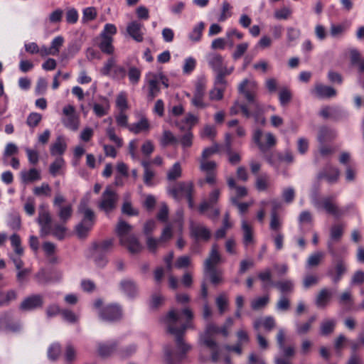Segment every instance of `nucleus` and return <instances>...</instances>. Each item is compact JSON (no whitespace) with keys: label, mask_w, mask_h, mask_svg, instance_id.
<instances>
[{"label":"nucleus","mask_w":364,"mask_h":364,"mask_svg":"<svg viewBox=\"0 0 364 364\" xmlns=\"http://www.w3.org/2000/svg\"><path fill=\"white\" fill-rule=\"evenodd\" d=\"M193 319L194 313L190 307H185L181 311L172 309L168 313L165 323L168 331L176 338V346L180 353H175L171 347H165L164 359L166 364L179 363L185 357L186 353L191 349V346L183 341V336L187 329H196Z\"/></svg>","instance_id":"obj_1"},{"label":"nucleus","mask_w":364,"mask_h":364,"mask_svg":"<svg viewBox=\"0 0 364 364\" xmlns=\"http://www.w3.org/2000/svg\"><path fill=\"white\" fill-rule=\"evenodd\" d=\"M87 200H82L79 204L77 211L82 215L81 222L75 227V231L80 238H85L92 230L95 222V213L88 207Z\"/></svg>","instance_id":"obj_2"},{"label":"nucleus","mask_w":364,"mask_h":364,"mask_svg":"<svg viewBox=\"0 0 364 364\" xmlns=\"http://www.w3.org/2000/svg\"><path fill=\"white\" fill-rule=\"evenodd\" d=\"M220 333V327L213 323L206 325L204 332L199 335V343L211 350V359L213 362H218L220 360V349L212 336Z\"/></svg>","instance_id":"obj_3"},{"label":"nucleus","mask_w":364,"mask_h":364,"mask_svg":"<svg viewBox=\"0 0 364 364\" xmlns=\"http://www.w3.org/2000/svg\"><path fill=\"white\" fill-rule=\"evenodd\" d=\"M328 249L329 253L333 257V266L328 269L327 275L331 279L333 283L336 284L346 273L347 265L342 258L337 256L331 242H328Z\"/></svg>","instance_id":"obj_4"},{"label":"nucleus","mask_w":364,"mask_h":364,"mask_svg":"<svg viewBox=\"0 0 364 364\" xmlns=\"http://www.w3.org/2000/svg\"><path fill=\"white\" fill-rule=\"evenodd\" d=\"M311 203L318 210H324L327 213L331 214L335 217H339L342 215L336 204V197L335 196H326L318 198V195L314 193L311 196Z\"/></svg>","instance_id":"obj_5"},{"label":"nucleus","mask_w":364,"mask_h":364,"mask_svg":"<svg viewBox=\"0 0 364 364\" xmlns=\"http://www.w3.org/2000/svg\"><path fill=\"white\" fill-rule=\"evenodd\" d=\"M206 92V80L203 77L198 78L195 84L193 95L191 96L187 94L186 96L191 97V104L196 109H203L210 106V103L205 100Z\"/></svg>","instance_id":"obj_6"},{"label":"nucleus","mask_w":364,"mask_h":364,"mask_svg":"<svg viewBox=\"0 0 364 364\" xmlns=\"http://www.w3.org/2000/svg\"><path fill=\"white\" fill-rule=\"evenodd\" d=\"M61 122L68 129L76 132L80 125L79 114L75 107L72 105H67L62 109Z\"/></svg>","instance_id":"obj_7"},{"label":"nucleus","mask_w":364,"mask_h":364,"mask_svg":"<svg viewBox=\"0 0 364 364\" xmlns=\"http://www.w3.org/2000/svg\"><path fill=\"white\" fill-rule=\"evenodd\" d=\"M238 91L254 107L259 108V103L256 100L257 85L255 81L243 80L238 85Z\"/></svg>","instance_id":"obj_8"},{"label":"nucleus","mask_w":364,"mask_h":364,"mask_svg":"<svg viewBox=\"0 0 364 364\" xmlns=\"http://www.w3.org/2000/svg\"><path fill=\"white\" fill-rule=\"evenodd\" d=\"M252 139L262 152H265L277 143V139L273 134L271 132L264 134L259 129L254 131Z\"/></svg>","instance_id":"obj_9"},{"label":"nucleus","mask_w":364,"mask_h":364,"mask_svg":"<svg viewBox=\"0 0 364 364\" xmlns=\"http://www.w3.org/2000/svg\"><path fill=\"white\" fill-rule=\"evenodd\" d=\"M117 200V193L109 188H107L102 195L98 207L101 210L108 214L115 209Z\"/></svg>","instance_id":"obj_10"},{"label":"nucleus","mask_w":364,"mask_h":364,"mask_svg":"<svg viewBox=\"0 0 364 364\" xmlns=\"http://www.w3.org/2000/svg\"><path fill=\"white\" fill-rule=\"evenodd\" d=\"M101 73L103 75H109L116 79H123L127 75L125 68L117 65L114 58H110L107 60L101 69Z\"/></svg>","instance_id":"obj_11"},{"label":"nucleus","mask_w":364,"mask_h":364,"mask_svg":"<svg viewBox=\"0 0 364 364\" xmlns=\"http://www.w3.org/2000/svg\"><path fill=\"white\" fill-rule=\"evenodd\" d=\"M190 236L196 241L207 242L211 237L209 228L202 223L190 221Z\"/></svg>","instance_id":"obj_12"},{"label":"nucleus","mask_w":364,"mask_h":364,"mask_svg":"<svg viewBox=\"0 0 364 364\" xmlns=\"http://www.w3.org/2000/svg\"><path fill=\"white\" fill-rule=\"evenodd\" d=\"M37 222L40 226L41 236L46 237L48 235L49 227L52 225V217L49 210L43 205L39 207Z\"/></svg>","instance_id":"obj_13"},{"label":"nucleus","mask_w":364,"mask_h":364,"mask_svg":"<svg viewBox=\"0 0 364 364\" xmlns=\"http://www.w3.org/2000/svg\"><path fill=\"white\" fill-rule=\"evenodd\" d=\"M193 192V184L192 182H180L176 187L168 191L169 194L175 199L178 200L180 195L186 198L191 197Z\"/></svg>","instance_id":"obj_14"},{"label":"nucleus","mask_w":364,"mask_h":364,"mask_svg":"<svg viewBox=\"0 0 364 364\" xmlns=\"http://www.w3.org/2000/svg\"><path fill=\"white\" fill-rule=\"evenodd\" d=\"M339 176V169L328 164L318 173L317 177L318 179L326 180L330 184H333L338 182Z\"/></svg>","instance_id":"obj_15"},{"label":"nucleus","mask_w":364,"mask_h":364,"mask_svg":"<svg viewBox=\"0 0 364 364\" xmlns=\"http://www.w3.org/2000/svg\"><path fill=\"white\" fill-rule=\"evenodd\" d=\"M100 315L105 321H116L122 317V310L117 304H109L103 308Z\"/></svg>","instance_id":"obj_16"},{"label":"nucleus","mask_w":364,"mask_h":364,"mask_svg":"<svg viewBox=\"0 0 364 364\" xmlns=\"http://www.w3.org/2000/svg\"><path fill=\"white\" fill-rule=\"evenodd\" d=\"M144 31V25L136 21L130 22L127 27L128 34L136 42L143 41Z\"/></svg>","instance_id":"obj_17"},{"label":"nucleus","mask_w":364,"mask_h":364,"mask_svg":"<svg viewBox=\"0 0 364 364\" xmlns=\"http://www.w3.org/2000/svg\"><path fill=\"white\" fill-rule=\"evenodd\" d=\"M43 304V296L39 294H35L26 298L21 302L20 309L23 311H32L42 307Z\"/></svg>","instance_id":"obj_18"},{"label":"nucleus","mask_w":364,"mask_h":364,"mask_svg":"<svg viewBox=\"0 0 364 364\" xmlns=\"http://www.w3.org/2000/svg\"><path fill=\"white\" fill-rule=\"evenodd\" d=\"M311 94L318 98H331L336 95V90L331 86L316 83L311 91Z\"/></svg>","instance_id":"obj_19"},{"label":"nucleus","mask_w":364,"mask_h":364,"mask_svg":"<svg viewBox=\"0 0 364 364\" xmlns=\"http://www.w3.org/2000/svg\"><path fill=\"white\" fill-rule=\"evenodd\" d=\"M146 80L148 84V98L151 100H154L160 92V87L157 77L154 73H149L146 75Z\"/></svg>","instance_id":"obj_20"},{"label":"nucleus","mask_w":364,"mask_h":364,"mask_svg":"<svg viewBox=\"0 0 364 364\" xmlns=\"http://www.w3.org/2000/svg\"><path fill=\"white\" fill-rule=\"evenodd\" d=\"M118 342L112 341L107 343H99L97 345V353L102 358L111 356L117 351Z\"/></svg>","instance_id":"obj_21"},{"label":"nucleus","mask_w":364,"mask_h":364,"mask_svg":"<svg viewBox=\"0 0 364 364\" xmlns=\"http://www.w3.org/2000/svg\"><path fill=\"white\" fill-rule=\"evenodd\" d=\"M221 259L218 252V247L216 244L213 245L209 257L205 259L204 263V270L216 269L215 266L220 263Z\"/></svg>","instance_id":"obj_22"},{"label":"nucleus","mask_w":364,"mask_h":364,"mask_svg":"<svg viewBox=\"0 0 364 364\" xmlns=\"http://www.w3.org/2000/svg\"><path fill=\"white\" fill-rule=\"evenodd\" d=\"M125 240L124 242H120V244L125 247L129 253L135 255L142 251L143 245L135 235H130Z\"/></svg>","instance_id":"obj_23"},{"label":"nucleus","mask_w":364,"mask_h":364,"mask_svg":"<svg viewBox=\"0 0 364 364\" xmlns=\"http://www.w3.org/2000/svg\"><path fill=\"white\" fill-rule=\"evenodd\" d=\"M150 128V123L147 118L145 117H141L138 122L129 124L128 127V129L134 134H138L143 132L147 133L149 132Z\"/></svg>","instance_id":"obj_24"},{"label":"nucleus","mask_w":364,"mask_h":364,"mask_svg":"<svg viewBox=\"0 0 364 364\" xmlns=\"http://www.w3.org/2000/svg\"><path fill=\"white\" fill-rule=\"evenodd\" d=\"M132 230V226L125 221L120 220L116 225L115 231L119 238V242H124L129 236L132 235L130 232Z\"/></svg>","instance_id":"obj_25"},{"label":"nucleus","mask_w":364,"mask_h":364,"mask_svg":"<svg viewBox=\"0 0 364 364\" xmlns=\"http://www.w3.org/2000/svg\"><path fill=\"white\" fill-rule=\"evenodd\" d=\"M22 183H33L41 179V171L35 168L28 171H22L20 173Z\"/></svg>","instance_id":"obj_26"},{"label":"nucleus","mask_w":364,"mask_h":364,"mask_svg":"<svg viewBox=\"0 0 364 364\" xmlns=\"http://www.w3.org/2000/svg\"><path fill=\"white\" fill-rule=\"evenodd\" d=\"M275 320L272 316L259 318L253 322V328L256 331H258L261 326H263L266 331H271L275 327Z\"/></svg>","instance_id":"obj_27"},{"label":"nucleus","mask_w":364,"mask_h":364,"mask_svg":"<svg viewBox=\"0 0 364 364\" xmlns=\"http://www.w3.org/2000/svg\"><path fill=\"white\" fill-rule=\"evenodd\" d=\"M243 243L245 246L253 245L255 242L252 227L245 220H242Z\"/></svg>","instance_id":"obj_28"},{"label":"nucleus","mask_w":364,"mask_h":364,"mask_svg":"<svg viewBox=\"0 0 364 364\" xmlns=\"http://www.w3.org/2000/svg\"><path fill=\"white\" fill-rule=\"evenodd\" d=\"M65 223H55L49 227V235L51 234L53 237L59 240H63L66 235L67 228L64 225Z\"/></svg>","instance_id":"obj_29"},{"label":"nucleus","mask_w":364,"mask_h":364,"mask_svg":"<svg viewBox=\"0 0 364 364\" xmlns=\"http://www.w3.org/2000/svg\"><path fill=\"white\" fill-rule=\"evenodd\" d=\"M336 136V133L334 130L326 127H323L319 129L318 140L321 144H323L333 140Z\"/></svg>","instance_id":"obj_30"},{"label":"nucleus","mask_w":364,"mask_h":364,"mask_svg":"<svg viewBox=\"0 0 364 364\" xmlns=\"http://www.w3.org/2000/svg\"><path fill=\"white\" fill-rule=\"evenodd\" d=\"M122 291L129 297H134L137 294V287L132 280H123L120 282Z\"/></svg>","instance_id":"obj_31"},{"label":"nucleus","mask_w":364,"mask_h":364,"mask_svg":"<svg viewBox=\"0 0 364 364\" xmlns=\"http://www.w3.org/2000/svg\"><path fill=\"white\" fill-rule=\"evenodd\" d=\"M225 149L230 163L236 164L240 161L241 157L240 154L237 152H232L231 150V136L230 134H226Z\"/></svg>","instance_id":"obj_32"},{"label":"nucleus","mask_w":364,"mask_h":364,"mask_svg":"<svg viewBox=\"0 0 364 364\" xmlns=\"http://www.w3.org/2000/svg\"><path fill=\"white\" fill-rule=\"evenodd\" d=\"M109 107L108 100L103 98L101 103H95L93 105V112L96 116L102 117L108 113Z\"/></svg>","instance_id":"obj_33"},{"label":"nucleus","mask_w":364,"mask_h":364,"mask_svg":"<svg viewBox=\"0 0 364 364\" xmlns=\"http://www.w3.org/2000/svg\"><path fill=\"white\" fill-rule=\"evenodd\" d=\"M331 291L328 289H322L316 299V304L318 307H325L331 297Z\"/></svg>","instance_id":"obj_34"},{"label":"nucleus","mask_w":364,"mask_h":364,"mask_svg":"<svg viewBox=\"0 0 364 364\" xmlns=\"http://www.w3.org/2000/svg\"><path fill=\"white\" fill-rule=\"evenodd\" d=\"M205 28V23L200 22L196 25L188 34L189 40L193 43H198L201 40L203 31Z\"/></svg>","instance_id":"obj_35"},{"label":"nucleus","mask_w":364,"mask_h":364,"mask_svg":"<svg viewBox=\"0 0 364 364\" xmlns=\"http://www.w3.org/2000/svg\"><path fill=\"white\" fill-rule=\"evenodd\" d=\"M233 68H231L230 70L225 68L224 70L216 71L217 75L214 81L213 86L226 89L227 82L225 80V75L230 74Z\"/></svg>","instance_id":"obj_36"},{"label":"nucleus","mask_w":364,"mask_h":364,"mask_svg":"<svg viewBox=\"0 0 364 364\" xmlns=\"http://www.w3.org/2000/svg\"><path fill=\"white\" fill-rule=\"evenodd\" d=\"M66 143L62 136H58L55 143L50 146V154L53 156L61 155L66 149Z\"/></svg>","instance_id":"obj_37"},{"label":"nucleus","mask_w":364,"mask_h":364,"mask_svg":"<svg viewBox=\"0 0 364 364\" xmlns=\"http://www.w3.org/2000/svg\"><path fill=\"white\" fill-rule=\"evenodd\" d=\"M208 63L214 71L224 70L225 67H223V58L219 54H213L209 56Z\"/></svg>","instance_id":"obj_38"},{"label":"nucleus","mask_w":364,"mask_h":364,"mask_svg":"<svg viewBox=\"0 0 364 364\" xmlns=\"http://www.w3.org/2000/svg\"><path fill=\"white\" fill-rule=\"evenodd\" d=\"M272 285H274L282 294L292 292L294 287L293 281L290 279L279 281L277 282L272 283Z\"/></svg>","instance_id":"obj_39"},{"label":"nucleus","mask_w":364,"mask_h":364,"mask_svg":"<svg viewBox=\"0 0 364 364\" xmlns=\"http://www.w3.org/2000/svg\"><path fill=\"white\" fill-rule=\"evenodd\" d=\"M73 214V207L70 204L60 206L58 208V216L62 223H67Z\"/></svg>","instance_id":"obj_40"},{"label":"nucleus","mask_w":364,"mask_h":364,"mask_svg":"<svg viewBox=\"0 0 364 364\" xmlns=\"http://www.w3.org/2000/svg\"><path fill=\"white\" fill-rule=\"evenodd\" d=\"M33 193L38 197H50L51 196V188L48 183H42L41 186L33 188Z\"/></svg>","instance_id":"obj_41"},{"label":"nucleus","mask_w":364,"mask_h":364,"mask_svg":"<svg viewBox=\"0 0 364 364\" xmlns=\"http://www.w3.org/2000/svg\"><path fill=\"white\" fill-rule=\"evenodd\" d=\"M241 110L244 116L247 118L251 117V112L249 110L247 105L243 104H240L237 101H235L233 105L230 109V114L231 115H235L238 114L239 111Z\"/></svg>","instance_id":"obj_42"},{"label":"nucleus","mask_w":364,"mask_h":364,"mask_svg":"<svg viewBox=\"0 0 364 364\" xmlns=\"http://www.w3.org/2000/svg\"><path fill=\"white\" fill-rule=\"evenodd\" d=\"M228 298L225 293H222L215 299V304L220 315H223L228 307Z\"/></svg>","instance_id":"obj_43"},{"label":"nucleus","mask_w":364,"mask_h":364,"mask_svg":"<svg viewBox=\"0 0 364 364\" xmlns=\"http://www.w3.org/2000/svg\"><path fill=\"white\" fill-rule=\"evenodd\" d=\"M10 240H11V245L12 247L14 248V252L18 256L23 255L24 250H23V247L21 246V240L20 236L17 234H13L10 237Z\"/></svg>","instance_id":"obj_44"},{"label":"nucleus","mask_w":364,"mask_h":364,"mask_svg":"<svg viewBox=\"0 0 364 364\" xmlns=\"http://www.w3.org/2000/svg\"><path fill=\"white\" fill-rule=\"evenodd\" d=\"M338 303L340 305L343 306L347 310L350 309L353 304L351 293L349 291L343 292L338 298Z\"/></svg>","instance_id":"obj_45"},{"label":"nucleus","mask_w":364,"mask_h":364,"mask_svg":"<svg viewBox=\"0 0 364 364\" xmlns=\"http://www.w3.org/2000/svg\"><path fill=\"white\" fill-rule=\"evenodd\" d=\"M182 175V168L179 162H176L167 172V179L175 181Z\"/></svg>","instance_id":"obj_46"},{"label":"nucleus","mask_w":364,"mask_h":364,"mask_svg":"<svg viewBox=\"0 0 364 364\" xmlns=\"http://www.w3.org/2000/svg\"><path fill=\"white\" fill-rule=\"evenodd\" d=\"M270 184L269 177L267 174H262L257 177L255 186L259 191L267 190Z\"/></svg>","instance_id":"obj_47"},{"label":"nucleus","mask_w":364,"mask_h":364,"mask_svg":"<svg viewBox=\"0 0 364 364\" xmlns=\"http://www.w3.org/2000/svg\"><path fill=\"white\" fill-rule=\"evenodd\" d=\"M113 38L112 37H104L102 38V41L99 45V47L102 52L107 54H112L114 52V47L112 46Z\"/></svg>","instance_id":"obj_48"},{"label":"nucleus","mask_w":364,"mask_h":364,"mask_svg":"<svg viewBox=\"0 0 364 364\" xmlns=\"http://www.w3.org/2000/svg\"><path fill=\"white\" fill-rule=\"evenodd\" d=\"M269 301V297L268 295L256 298L251 301V308L255 311L264 309Z\"/></svg>","instance_id":"obj_49"},{"label":"nucleus","mask_w":364,"mask_h":364,"mask_svg":"<svg viewBox=\"0 0 364 364\" xmlns=\"http://www.w3.org/2000/svg\"><path fill=\"white\" fill-rule=\"evenodd\" d=\"M65 165V161L62 157H58L49 167V172L53 176L60 174V170Z\"/></svg>","instance_id":"obj_50"},{"label":"nucleus","mask_w":364,"mask_h":364,"mask_svg":"<svg viewBox=\"0 0 364 364\" xmlns=\"http://www.w3.org/2000/svg\"><path fill=\"white\" fill-rule=\"evenodd\" d=\"M225 89L213 86L208 92L210 101H220L223 99Z\"/></svg>","instance_id":"obj_51"},{"label":"nucleus","mask_w":364,"mask_h":364,"mask_svg":"<svg viewBox=\"0 0 364 364\" xmlns=\"http://www.w3.org/2000/svg\"><path fill=\"white\" fill-rule=\"evenodd\" d=\"M325 255L322 252H316L311 254L306 262V264L309 267L318 266L323 260Z\"/></svg>","instance_id":"obj_52"},{"label":"nucleus","mask_w":364,"mask_h":364,"mask_svg":"<svg viewBox=\"0 0 364 364\" xmlns=\"http://www.w3.org/2000/svg\"><path fill=\"white\" fill-rule=\"evenodd\" d=\"M106 134L109 139L114 143L117 147H122L123 145V140L117 136L115 134V129L112 126H109L106 129Z\"/></svg>","instance_id":"obj_53"},{"label":"nucleus","mask_w":364,"mask_h":364,"mask_svg":"<svg viewBox=\"0 0 364 364\" xmlns=\"http://www.w3.org/2000/svg\"><path fill=\"white\" fill-rule=\"evenodd\" d=\"M129 82L131 84L135 85L138 84L141 78V70L136 67H131L127 73Z\"/></svg>","instance_id":"obj_54"},{"label":"nucleus","mask_w":364,"mask_h":364,"mask_svg":"<svg viewBox=\"0 0 364 364\" xmlns=\"http://www.w3.org/2000/svg\"><path fill=\"white\" fill-rule=\"evenodd\" d=\"M217 164L213 161H208L207 159H200V168L206 173H214Z\"/></svg>","instance_id":"obj_55"},{"label":"nucleus","mask_w":364,"mask_h":364,"mask_svg":"<svg viewBox=\"0 0 364 364\" xmlns=\"http://www.w3.org/2000/svg\"><path fill=\"white\" fill-rule=\"evenodd\" d=\"M18 152V146L14 143H8L6 145L5 149L3 154V160L5 164L7 163V159L9 156L17 154Z\"/></svg>","instance_id":"obj_56"},{"label":"nucleus","mask_w":364,"mask_h":364,"mask_svg":"<svg viewBox=\"0 0 364 364\" xmlns=\"http://www.w3.org/2000/svg\"><path fill=\"white\" fill-rule=\"evenodd\" d=\"M177 141L176 138L173 134L168 130H165L163 132V135L160 139V144L165 147L170 144H173Z\"/></svg>","instance_id":"obj_57"},{"label":"nucleus","mask_w":364,"mask_h":364,"mask_svg":"<svg viewBox=\"0 0 364 364\" xmlns=\"http://www.w3.org/2000/svg\"><path fill=\"white\" fill-rule=\"evenodd\" d=\"M204 272L209 276L213 284H218L222 282V272L217 269H205Z\"/></svg>","instance_id":"obj_58"},{"label":"nucleus","mask_w":364,"mask_h":364,"mask_svg":"<svg viewBox=\"0 0 364 364\" xmlns=\"http://www.w3.org/2000/svg\"><path fill=\"white\" fill-rule=\"evenodd\" d=\"M343 232V225L341 224L333 225L330 230V236L331 240L338 241Z\"/></svg>","instance_id":"obj_59"},{"label":"nucleus","mask_w":364,"mask_h":364,"mask_svg":"<svg viewBox=\"0 0 364 364\" xmlns=\"http://www.w3.org/2000/svg\"><path fill=\"white\" fill-rule=\"evenodd\" d=\"M336 321L332 319H328L322 322L321 325V332L322 335L326 336L333 331Z\"/></svg>","instance_id":"obj_60"},{"label":"nucleus","mask_w":364,"mask_h":364,"mask_svg":"<svg viewBox=\"0 0 364 364\" xmlns=\"http://www.w3.org/2000/svg\"><path fill=\"white\" fill-rule=\"evenodd\" d=\"M282 226V222L279 218L277 213H271V220L269 224V228L275 232H278Z\"/></svg>","instance_id":"obj_61"},{"label":"nucleus","mask_w":364,"mask_h":364,"mask_svg":"<svg viewBox=\"0 0 364 364\" xmlns=\"http://www.w3.org/2000/svg\"><path fill=\"white\" fill-rule=\"evenodd\" d=\"M16 298V294L14 290L7 292H0V306L6 305Z\"/></svg>","instance_id":"obj_62"},{"label":"nucleus","mask_w":364,"mask_h":364,"mask_svg":"<svg viewBox=\"0 0 364 364\" xmlns=\"http://www.w3.org/2000/svg\"><path fill=\"white\" fill-rule=\"evenodd\" d=\"M61 352L60 346L58 343H53L48 350V357L50 360H55Z\"/></svg>","instance_id":"obj_63"},{"label":"nucleus","mask_w":364,"mask_h":364,"mask_svg":"<svg viewBox=\"0 0 364 364\" xmlns=\"http://www.w3.org/2000/svg\"><path fill=\"white\" fill-rule=\"evenodd\" d=\"M113 242L112 240H107L95 245L94 250L102 253H106L112 248Z\"/></svg>","instance_id":"obj_64"}]
</instances>
